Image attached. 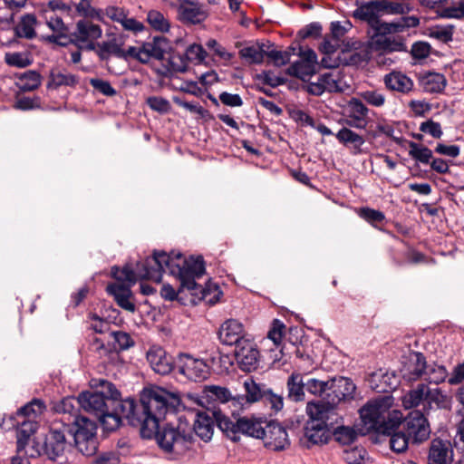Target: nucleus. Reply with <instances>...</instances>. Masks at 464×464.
<instances>
[{
    "label": "nucleus",
    "mask_w": 464,
    "mask_h": 464,
    "mask_svg": "<svg viewBox=\"0 0 464 464\" xmlns=\"http://www.w3.org/2000/svg\"><path fill=\"white\" fill-rule=\"evenodd\" d=\"M64 420H54L44 440L33 441L26 454L32 458L45 456L48 459L57 461L68 459V455L77 450L83 456L91 457L98 450L97 424L90 419H76L74 428Z\"/></svg>",
    "instance_id": "obj_1"
},
{
    "label": "nucleus",
    "mask_w": 464,
    "mask_h": 464,
    "mask_svg": "<svg viewBox=\"0 0 464 464\" xmlns=\"http://www.w3.org/2000/svg\"><path fill=\"white\" fill-rule=\"evenodd\" d=\"M179 402L178 396L169 392V397L156 394L152 397H145L146 410L155 411L154 416L145 420L142 429V438L155 439L159 447L172 459H178L191 450L194 443V436L191 427L186 423H179L178 426L166 424L162 427L160 422L164 419L169 409L175 408Z\"/></svg>",
    "instance_id": "obj_2"
},
{
    "label": "nucleus",
    "mask_w": 464,
    "mask_h": 464,
    "mask_svg": "<svg viewBox=\"0 0 464 464\" xmlns=\"http://www.w3.org/2000/svg\"><path fill=\"white\" fill-rule=\"evenodd\" d=\"M138 277L150 279L160 283L163 273L177 277L180 282V288L188 289L193 295L198 291L202 293V298L206 297V291L196 282L205 273L204 261L201 256L197 258H186L179 252L154 251L153 255L136 265Z\"/></svg>",
    "instance_id": "obj_3"
},
{
    "label": "nucleus",
    "mask_w": 464,
    "mask_h": 464,
    "mask_svg": "<svg viewBox=\"0 0 464 464\" xmlns=\"http://www.w3.org/2000/svg\"><path fill=\"white\" fill-rule=\"evenodd\" d=\"M392 398L391 396H380L369 401L360 410L362 434L371 431L390 436V446L392 450L397 453L405 451L411 442V439L404 432L399 430L401 424L402 413L400 411L392 410Z\"/></svg>",
    "instance_id": "obj_4"
},
{
    "label": "nucleus",
    "mask_w": 464,
    "mask_h": 464,
    "mask_svg": "<svg viewBox=\"0 0 464 464\" xmlns=\"http://www.w3.org/2000/svg\"><path fill=\"white\" fill-rule=\"evenodd\" d=\"M91 385L97 391L80 393L81 408L95 415L105 430H116L119 420L113 415H109V411L113 400L119 395V390L112 382L102 378L92 379Z\"/></svg>",
    "instance_id": "obj_5"
},
{
    "label": "nucleus",
    "mask_w": 464,
    "mask_h": 464,
    "mask_svg": "<svg viewBox=\"0 0 464 464\" xmlns=\"http://www.w3.org/2000/svg\"><path fill=\"white\" fill-rule=\"evenodd\" d=\"M156 394L162 395V397H169V392L162 388L145 389L140 394V402L138 403L134 399L127 398L121 400V392L113 400L111 405L109 415H113L119 420L117 429L122 424L125 420L128 424L133 427H139L140 435L142 436V429L145 426V420L154 416L155 411H147L145 397H152Z\"/></svg>",
    "instance_id": "obj_6"
},
{
    "label": "nucleus",
    "mask_w": 464,
    "mask_h": 464,
    "mask_svg": "<svg viewBox=\"0 0 464 464\" xmlns=\"http://www.w3.org/2000/svg\"><path fill=\"white\" fill-rule=\"evenodd\" d=\"M400 372L406 382L424 379L436 385L444 382L449 375L445 366L435 362H428L422 353L414 351L402 358Z\"/></svg>",
    "instance_id": "obj_7"
},
{
    "label": "nucleus",
    "mask_w": 464,
    "mask_h": 464,
    "mask_svg": "<svg viewBox=\"0 0 464 464\" xmlns=\"http://www.w3.org/2000/svg\"><path fill=\"white\" fill-rule=\"evenodd\" d=\"M402 405L405 409H414L421 405V412L429 414L433 405L437 409L450 408V400L440 388L431 389L422 382L402 397Z\"/></svg>",
    "instance_id": "obj_8"
},
{
    "label": "nucleus",
    "mask_w": 464,
    "mask_h": 464,
    "mask_svg": "<svg viewBox=\"0 0 464 464\" xmlns=\"http://www.w3.org/2000/svg\"><path fill=\"white\" fill-rule=\"evenodd\" d=\"M218 429L232 441L237 442L241 439V435H246L256 439L264 437V430L266 422L261 418H238L232 420L228 417L218 419Z\"/></svg>",
    "instance_id": "obj_9"
},
{
    "label": "nucleus",
    "mask_w": 464,
    "mask_h": 464,
    "mask_svg": "<svg viewBox=\"0 0 464 464\" xmlns=\"http://www.w3.org/2000/svg\"><path fill=\"white\" fill-rule=\"evenodd\" d=\"M404 5L389 0H374L362 5L356 10V15L372 25L383 14H403Z\"/></svg>",
    "instance_id": "obj_10"
},
{
    "label": "nucleus",
    "mask_w": 464,
    "mask_h": 464,
    "mask_svg": "<svg viewBox=\"0 0 464 464\" xmlns=\"http://www.w3.org/2000/svg\"><path fill=\"white\" fill-rule=\"evenodd\" d=\"M426 415L428 414L421 411L414 410L406 416L403 422L401 421L404 432L414 444L421 443L430 438V427Z\"/></svg>",
    "instance_id": "obj_11"
},
{
    "label": "nucleus",
    "mask_w": 464,
    "mask_h": 464,
    "mask_svg": "<svg viewBox=\"0 0 464 464\" xmlns=\"http://www.w3.org/2000/svg\"><path fill=\"white\" fill-rule=\"evenodd\" d=\"M331 393H327V402L309 401L306 404V413L309 420L306 422H314V424H321L329 428H333L337 420L335 405L332 403L330 399Z\"/></svg>",
    "instance_id": "obj_12"
},
{
    "label": "nucleus",
    "mask_w": 464,
    "mask_h": 464,
    "mask_svg": "<svg viewBox=\"0 0 464 464\" xmlns=\"http://www.w3.org/2000/svg\"><path fill=\"white\" fill-rule=\"evenodd\" d=\"M177 363L179 373L193 382L205 381L210 374V367L204 360L188 353H180Z\"/></svg>",
    "instance_id": "obj_13"
},
{
    "label": "nucleus",
    "mask_w": 464,
    "mask_h": 464,
    "mask_svg": "<svg viewBox=\"0 0 464 464\" xmlns=\"http://www.w3.org/2000/svg\"><path fill=\"white\" fill-rule=\"evenodd\" d=\"M298 55L300 60L292 63L286 70V73L305 82L316 73L317 55L310 48L303 50L300 48Z\"/></svg>",
    "instance_id": "obj_14"
},
{
    "label": "nucleus",
    "mask_w": 464,
    "mask_h": 464,
    "mask_svg": "<svg viewBox=\"0 0 464 464\" xmlns=\"http://www.w3.org/2000/svg\"><path fill=\"white\" fill-rule=\"evenodd\" d=\"M221 417H227L221 411H198L196 414L192 432L199 437L205 442L209 441L212 439L215 426L218 427V420Z\"/></svg>",
    "instance_id": "obj_15"
},
{
    "label": "nucleus",
    "mask_w": 464,
    "mask_h": 464,
    "mask_svg": "<svg viewBox=\"0 0 464 464\" xmlns=\"http://www.w3.org/2000/svg\"><path fill=\"white\" fill-rule=\"evenodd\" d=\"M262 440L267 449L275 451L284 450L290 446L285 428L275 421L266 423Z\"/></svg>",
    "instance_id": "obj_16"
},
{
    "label": "nucleus",
    "mask_w": 464,
    "mask_h": 464,
    "mask_svg": "<svg viewBox=\"0 0 464 464\" xmlns=\"http://www.w3.org/2000/svg\"><path fill=\"white\" fill-rule=\"evenodd\" d=\"M237 363L243 372L255 371L259 364V351L250 340L241 341V345L235 348Z\"/></svg>",
    "instance_id": "obj_17"
},
{
    "label": "nucleus",
    "mask_w": 464,
    "mask_h": 464,
    "mask_svg": "<svg viewBox=\"0 0 464 464\" xmlns=\"http://www.w3.org/2000/svg\"><path fill=\"white\" fill-rule=\"evenodd\" d=\"M146 359L150 368L160 375H167L174 369V359L161 346L152 345L146 352Z\"/></svg>",
    "instance_id": "obj_18"
},
{
    "label": "nucleus",
    "mask_w": 464,
    "mask_h": 464,
    "mask_svg": "<svg viewBox=\"0 0 464 464\" xmlns=\"http://www.w3.org/2000/svg\"><path fill=\"white\" fill-rule=\"evenodd\" d=\"M218 339L225 345H241V341H247L245 337L244 325L236 319L226 320L219 327Z\"/></svg>",
    "instance_id": "obj_19"
},
{
    "label": "nucleus",
    "mask_w": 464,
    "mask_h": 464,
    "mask_svg": "<svg viewBox=\"0 0 464 464\" xmlns=\"http://www.w3.org/2000/svg\"><path fill=\"white\" fill-rule=\"evenodd\" d=\"M102 31L100 25L94 24L88 20H80L77 22L76 30L72 34V42L76 41L79 44H85L89 50L95 49L94 40L102 36Z\"/></svg>",
    "instance_id": "obj_20"
},
{
    "label": "nucleus",
    "mask_w": 464,
    "mask_h": 464,
    "mask_svg": "<svg viewBox=\"0 0 464 464\" xmlns=\"http://www.w3.org/2000/svg\"><path fill=\"white\" fill-rule=\"evenodd\" d=\"M46 25L52 31V34L44 36L45 41L62 46H66L72 42V39L70 36L69 28L58 15H51L46 21Z\"/></svg>",
    "instance_id": "obj_21"
},
{
    "label": "nucleus",
    "mask_w": 464,
    "mask_h": 464,
    "mask_svg": "<svg viewBox=\"0 0 464 464\" xmlns=\"http://www.w3.org/2000/svg\"><path fill=\"white\" fill-rule=\"evenodd\" d=\"M80 408V395L78 397L68 396L55 404L54 411L63 415L60 420H64L65 423H70L72 425L71 427L74 428L76 419H88L79 414Z\"/></svg>",
    "instance_id": "obj_22"
},
{
    "label": "nucleus",
    "mask_w": 464,
    "mask_h": 464,
    "mask_svg": "<svg viewBox=\"0 0 464 464\" xmlns=\"http://www.w3.org/2000/svg\"><path fill=\"white\" fill-rule=\"evenodd\" d=\"M331 428L314 422H306L304 426V438L301 442L310 448L313 445L327 443L331 437Z\"/></svg>",
    "instance_id": "obj_23"
},
{
    "label": "nucleus",
    "mask_w": 464,
    "mask_h": 464,
    "mask_svg": "<svg viewBox=\"0 0 464 464\" xmlns=\"http://www.w3.org/2000/svg\"><path fill=\"white\" fill-rule=\"evenodd\" d=\"M142 48L147 63L151 59L164 60L170 50V43L164 36H155L151 41L143 43Z\"/></svg>",
    "instance_id": "obj_24"
},
{
    "label": "nucleus",
    "mask_w": 464,
    "mask_h": 464,
    "mask_svg": "<svg viewBox=\"0 0 464 464\" xmlns=\"http://www.w3.org/2000/svg\"><path fill=\"white\" fill-rule=\"evenodd\" d=\"M208 16V12L204 5L198 0L191 1V4L184 6L179 13V19L187 24H199Z\"/></svg>",
    "instance_id": "obj_25"
},
{
    "label": "nucleus",
    "mask_w": 464,
    "mask_h": 464,
    "mask_svg": "<svg viewBox=\"0 0 464 464\" xmlns=\"http://www.w3.org/2000/svg\"><path fill=\"white\" fill-rule=\"evenodd\" d=\"M131 285H126L121 283H113L107 285L106 290L109 295L113 296L117 304L129 312L133 313L136 309L134 303L130 300L132 293Z\"/></svg>",
    "instance_id": "obj_26"
},
{
    "label": "nucleus",
    "mask_w": 464,
    "mask_h": 464,
    "mask_svg": "<svg viewBox=\"0 0 464 464\" xmlns=\"http://www.w3.org/2000/svg\"><path fill=\"white\" fill-rule=\"evenodd\" d=\"M383 82L388 90L402 94L410 93L414 88L413 81L405 73L399 71H392L385 74Z\"/></svg>",
    "instance_id": "obj_27"
},
{
    "label": "nucleus",
    "mask_w": 464,
    "mask_h": 464,
    "mask_svg": "<svg viewBox=\"0 0 464 464\" xmlns=\"http://www.w3.org/2000/svg\"><path fill=\"white\" fill-rule=\"evenodd\" d=\"M305 382L298 372H293L286 380V400L302 402L305 400Z\"/></svg>",
    "instance_id": "obj_28"
},
{
    "label": "nucleus",
    "mask_w": 464,
    "mask_h": 464,
    "mask_svg": "<svg viewBox=\"0 0 464 464\" xmlns=\"http://www.w3.org/2000/svg\"><path fill=\"white\" fill-rule=\"evenodd\" d=\"M452 451L449 441L434 439L431 441L428 461L429 464H448L451 459Z\"/></svg>",
    "instance_id": "obj_29"
},
{
    "label": "nucleus",
    "mask_w": 464,
    "mask_h": 464,
    "mask_svg": "<svg viewBox=\"0 0 464 464\" xmlns=\"http://www.w3.org/2000/svg\"><path fill=\"white\" fill-rule=\"evenodd\" d=\"M38 423L35 420L27 419L21 420L18 421V427L16 430V444L18 445V451L26 454L28 447L32 446L33 442H30L31 436L36 431Z\"/></svg>",
    "instance_id": "obj_30"
},
{
    "label": "nucleus",
    "mask_w": 464,
    "mask_h": 464,
    "mask_svg": "<svg viewBox=\"0 0 464 464\" xmlns=\"http://www.w3.org/2000/svg\"><path fill=\"white\" fill-rule=\"evenodd\" d=\"M419 83L425 92H441L447 84V80L442 73L424 72L419 74Z\"/></svg>",
    "instance_id": "obj_31"
},
{
    "label": "nucleus",
    "mask_w": 464,
    "mask_h": 464,
    "mask_svg": "<svg viewBox=\"0 0 464 464\" xmlns=\"http://www.w3.org/2000/svg\"><path fill=\"white\" fill-rule=\"evenodd\" d=\"M79 82L76 75L69 72L66 69L55 67L50 71L49 81L47 82L48 89L56 90L60 87H74Z\"/></svg>",
    "instance_id": "obj_32"
},
{
    "label": "nucleus",
    "mask_w": 464,
    "mask_h": 464,
    "mask_svg": "<svg viewBox=\"0 0 464 464\" xmlns=\"http://www.w3.org/2000/svg\"><path fill=\"white\" fill-rule=\"evenodd\" d=\"M355 391L353 382L344 377L332 379L331 397L332 403L338 404L341 401L352 396Z\"/></svg>",
    "instance_id": "obj_33"
},
{
    "label": "nucleus",
    "mask_w": 464,
    "mask_h": 464,
    "mask_svg": "<svg viewBox=\"0 0 464 464\" xmlns=\"http://www.w3.org/2000/svg\"><path fill=\"white\" fill-rule=\"evenodd\" d=\"M335 137L340 143L352 149L353 154L358 155L362 152V146L365 143V140L362 135H359L351 129L342 128Z\"/></svg>",
    "instance_id": "obj_34"
},
{
    "label": "nucleus",
    "mask_w": 464,
    "mask_h": 464,
    "mask_svg": "<svg viewBox=\"0 0 464 464\" xmlns=\"http://www.w3.org/2000/svg\"><path fill=\"white\" fill-rule=\"evenodd\" d=\"M244 389L246 394L238 397V401L242 405L261 401L267 386L256 383L252 378H248L244 382Z\"/></svg>",
    "instance_id": "obj_35"
},
{
    "label": "nucleus",
    "mask_w": 464,
    "mask_h": 464,
    "mask_svg": "<svg viewBox=\"0 0 464 464\" xmlns=\"http://www.w3.org/2000/svg\"><path fill=\"white\" fill-rule=\"evenodd\" d=\"M371 45L375 51L382 53L401 52L405 50V44L402 41L387 35H372Z\"/></svg>",
    "instance_id": "obj_36"
},
{
    "label": "nucleus",
    "mask_w": 464,
    "mask_h": 464,
    "mask_svg": "<svg viewBox=\"0 0 464 464\" xmlns=\"http://www.w3.org/2000/svg\"><path fill=\"white\" fill-rule=\"evenodd\" d=\"M94 50L102 61H107L111 56L118 58L124 56L121 44H119L115 39L97 44Z\"/></svg>",
    "instance_id": "obj_37"
},
{
    "label": "nucleus",
    "mask_w": 464,
    "mask_h": 464,
    "mask_svg": "<svg viewBox=\"0 0 464 464\" xmlns=\"http://www.w3.org/2000/svg\"><path fill=\"white\" fill-rule=\"evenodd\" d=\"M266 44H253L239 50V55L249 63L259 64L266 56Z\"/></svg>",
    "instance_id": "obj_38"
},
{
    "label": "nucleus",
    "mask_w": 464,
    "mask_h": 464,
    "mask_svg": "<svg viewBox=\"0 0 464 464\" xmlns=\"http://www.w3.org/2000/svg\"><path fill=\"white\" fill-rule=\"evenodd\" d=\"M404 143H407L410 150H409V156L414 160L415 161L419 162V163H421V164H424V165H429L430 160L432 159V155H433V151L422 145V144H420V143H417V142H414V141H411V140H407L404 141Z\"/></svg>",
    "instance_id": "obj_39"
},
{
    "label": "nucleus",
    "mask_w": 464,
    "mask_h": 464,
    "mask_svg": "<svg viewBox=\"0 0 464 464\" xmlns=\"http://www.w3.org/2000/svg\"><path fill=\"white\" fill-rule=\"evenodd\" d=\"M37 20L34 14H27L21 17L20 22L15 26V34L18 37L33 39L35 37V25Z\"/></svg>",
    "instance_id": "obj_40"
},
{
    "label": "nucleus",
    "mask_w": 464,
    "mask_h": 464,
    "mask_svg": "<svg viewBox=\"0 0 464 464\" xmlns=\"http://www.w3.org/2000/svg\"><path fill=\"white\" fill-rule=\"evenodd\" d=\"M41 84V75L35 71H28L17 77L15 85L21 92H32Z\"/></svg>",
    "instance_id": "obj_41"
},
{
    "label": "nucleus",
    "mask_w": 464,
    "mask_h": 464,
    "mask_svg": "<svg viewBox=\"0 0 464 464\" xmlns=\"http://www.w3.org/2000/svg\"><path fill=\"white\" fill-rule=\"evenodd\" d=\"M168 65L166 71L163 72L173 73V72H186L188 66V61L185 56V53H168Z\"/></svg>",
    "instance_id": "obj_42"
},
{
    "label": "nucleus",
    "mask_w": 464,
    "mask_h": 464,
    "mask_svg": "<svg viewBox=\"0 0 464 464\" xmlns=\"http://www.w3.org/2000/svg\"><path fill=\"white\" fill-rule=\"evenodd\" d=\"M272 46L269 42L266 44V56L273 61L275 66L280 67L287 64L290 62L295 48L290 47L286 51H277L271 49Z\"/></svg>",
    "instance_id": "obj_43"
},
{
    "label": "nucleus",
    "mask_w": 464,
    "mask_h": 464,
    "mask_svg": "<svg viewBox=\"0 0 464 464\" xmlns=\"http://www.w3.org/2000/svg\"><path fill=\"white\" fill-rule=\"evenodd\" d=\"M44 409V402L41 400L34 399L32 401L25 404L24 406L21 407L17 411L16 415L18 418H21L22 420H34L37 413L43 412Z\"/></svg>",
    "instance_id": "obj_44"
},
{
    "label": "nucleus",
    "mask_w": 464,
    "mask_h": 464,
    "mask_svg": "<svg viewBox=\"0 0 464 464\" xmlns=\"http://www.w3.org/2000/svg\"><path fill=\"white\" fill-rule=\"evenodd\" d=\"M147 21L156 31L166 33L170 28L169 19L160 11L150 10L147 14Z\"/></svg>",
    "instance_id": "obj_45"
},
{
    "label": "nucleus",
    "mask_w": 464,
    "mask_h": 464,
    "mask_svg": "<svg viewBox=\"0 0 464 464\" xmlns=\"http://www.w3.org/2000/svg\"><path fill=\"white\" fill-rule=\"evenodd\" d=\"M111 276L118 281L117 283L133 285L137 280V271L134 272L131 267L125 266L121 269L118 266L111 267Z\"/></svg>",
    "instance_id": "obj_46"
},
{
    "label": "nucleus",
    "mask_w": 464,
    "mask_h": 464,
    "mask_svg": "<svg viewBox=\"0 0 464 464\" xmlns=\"http://www.w3.org/2000/svg\"><path fill=\"white\" fill-rule=\"evenodd\" d=\"M358 216L371 224L372 227H377L378 224L382 223L385 220V215L383 212L371 208L369 207H363L357 210Z\"/></svg>",
    "instance_id": "obj_47"
},
{
    "label": "nucleus",
    "mask_w": 464,
    "mask_h": 464,
    "mask_svg": "<svg viewBox=\"0 0 464 464\" xmlns=\"http://www.w3.org/2000/svg\"><path fill=\"white\" fill-rule=\"evenodd\" d=\"M331 384L332 379L329 381H321L311 378L305 382V389L311 394L322 396L325 392L331 393Z\"/></svg>",
    "instance_id": "obj_48"
},
{
    "label": "nucleus",
    "mask_w": 464,
    "mask_h": 464,
    "mask_svg": "<svg viewBox=\"0 0 464 464\" xmlns=\"http://www.w3.org/2000/svg\"><path fill=\"white\" fill-rule=\"evenodd\" d=\"M370 27L373 32L372 35H387L402 31V25L397 22L385 23L382 22L381 19L377 20V23H373Z\"/></svg>",
    "instance_id": "obj_49"
},
{
    "label": "nucleus",
    "mask_w": 464,
    "mask_h": 464,
    "mask_svg": "<svg viewBox=\"0 0 464 464\" xmlns=\"http://www.w3.org/2000/svg\"><path fill=\"white\" fill-rule=\"evenodd\" d=\"M265 405L268 406L270 410L277 413L284 408V398L280 394L275 393L272 389H266L263 399L261 401Z\"/></svg>",
    "instance_id": "obj_50"
},
{
    "label": "nucleus",
    "mask_w": 464,
    "mask_h": 464,
    "mask_svg": "<svg viewBox=\"0 0 464 464\" xmlns=\"http://www.w3.org/2000/svg\"><path fill=\"white\" fill-rule=\"evenodd\" d=\"M334 435L335 440L343 445H350L357 439V433L354 429L346 426L336 428Z\"/></svg>",
    "instance_id": "obj_51"
},
{
    "label": "nucleus",
    "mask_w": 464,
    "mask_h": 464,
    "mask_svg": "<svg viewBox=\"0 0 464 464\" xmlns=\"http://www.w3.org/2000/svg\"><path fill=\"white\" fill-rule=\"evenodd\" d=\"M110 336L114 341L115 350H127L134 345V341L131 336L121 331H113L110 333Z\"/></svg>",
    "instance_id": "obj_52"
},
{
    "label": "nucleus",
    "mask_w": 464,
    "mask_h": 464,
    "mask_svg": "<svg viewBox=\"0 0 464 464\" xmlns=\"http://www.w3.org/2000/svg\"><path fill=\"white\" fill-rule=\"evenodd\" d=\"M91 1L92 0H81V2L76 5V10L84 17L102 21V11L101 9H95L92 7L90 4Z\"/></svg>",
    "instance_id": "obj_53"
},
{
    "label": "nucleus",
    "mask_w": 464,
    "mask_h": 464,
    "mask_svg": "<svg viewBox=\"0 0 464 464\" xmlns=\"http://www.w3.org/2000/svg\"><path fill=\"white\" fill-rule=\"evenodd\" d=\"M184 53L188 62L196 64L202 63L207 57V52L203 46L197 44L189 45Z\"/></svg>",
    "instance_id": "obj_54"
},
{
    "label": "nucleus",
    "mask_w": 464,
    "mask_h": 464,
    "mask_svg": "<svg viewBox=\"0 0 464 464\" xmlns=\"http://www.w3.org/2000/svg\"><path fill=\"white\" fill-rule=\"evenodd\" d=\"M147 105L154 111L164 114L170 111L169 102L160 96H150L146 100Z\"/></svg>",
    "instance_id": "obj_55"
},
{
    "label": "nucleus",
    "mask_w": 464,
    "mask_h": 464,
    "mask_svg": "<svg viewBox=\"0 0 464 464\" xmlns=\"http://www.w3.org/2000/svg\"><path fill=\"white\" fill-rule=\"evenodd\" d=\"M206 46L213 52L214 55L218 56L224 62H229L234 57L232 53L227 52V49L215 39L208 40L206 42Z\"/></svg>",
    "instance_id": "obj_56"
},
{
    "label": "nucleus",
    "mask_w": 464,
    "mask_h": 464,
    "mask_svg": "<svg viewBox=\"0 0 464 464\" xmlns=\"http://www.w3.org/2000/svg\"><path fill=\"white\" fill-rule=\"evenodd\" d=\"M370 59V52L367 48H362L359 51L352 52L346 58V62L349 65L361 66L367 63Z\"/></svg>",
    "instance_id": "obj_57"
},
{
    "label": "nucleus",
    "mask_w": 464,
    "mask_h": 464,
    "mask_svg": "<svg viewBox=\"0 0 464 464\" xmlns=\"http://www.w3.org/2000/svg\"><path fill=\"white\" fill-rule=\"evenodd\" d=\"M14 107L21 111L38 109L41 107V98L39 96L20 97L16 99Z\"/></svg>",
    "instance_id": "obj_58"
},
{
    "label": "nucleus",
    "mask_w": 464,
    "mask_h": 464,
    "mask_svg": "<svg viewBox=\"0 0 464 464\" xmlns=\"http://www.w3.org/2000/svg\"><path fill=\"white\" fill-rule=\"evenodd\" d=\"M5 63L8 65L24 68L31 64V61L29 57L23 53H9L5 54Z\"/></svg>",
    "instance_id": "obj_59"
},
{
    "label": "nucleus",
    "mask_w": 464,
    "mask_h": 464,
    "mask_svg": "<svg viewBox=\"0 0 464 464\" xmlns=\"http://www.w3.org/2000/svg\"><path fill=\"white\" fill-rule=\"evenodd\" d=\"M362 98L370 105L374 107H382L386 101L385 95L376 90H369L362 92Z\"/></svg>",
    "instance_id": "obj_60"
},
{
    "label": "nucleus",
    "mask_w": 464,
    "mask_h": 464,
    "mask_svg": "<svg viewBox=\"0 0 464 464\" xmlns=\"http://www.w3.org/2000/svg\"><path fill=\"white\" fill-rule=\"evenodd\" d=\"M420 130L430 135L434 139H440L443 135V130L440 122L433 120L423 121L420 125Z\"/></svg>",
    "instance_id": "obj_61"
},
{
    "label": "nucleus",
    "mask_w": 464,
    "mask_h": 464,
    "mask_svg": "<svg viewBox=\"0 0 464 464\" xmlns=\"http://www.w3.org/2000/svg\"><path fill=\"white\" fill-rule=\"evenodd\" d=\"M90 84L94 90L98 91L105 96L111 97L117 93L116 90L111 86V84L108 81H104L98 78H92L90 80Z\"/></svg>",
    "instance_id": "obj_62"
},
{
    "label": "nucleus",
    "mask_w": 464,
    "mask_h": 464,
    "mask_svg": "<svg viewBox=\"0 0 464 464\" xmlns=\"http://www.w3.org/2000/svg\"><path fill=\"white\" fill-rule=\"evenodd\" d=\"M369 109L359 99L353 98L349 102V114L363 120L367 119Z\"/></svg>",
    "instance_id": "obj_63"
},
{
    "label": "nucleus",
    "mask_w": 464,
    "mask_h": 464,
    "mask_svg": "<svg viewBox=\"0 0 464 464\" xmlns=\"http://www.w3.org/2000/svg\"><path fill=\"white\" fill-rule=\"evenodd\" d=\"M173 101L177 105L188 110V111H190L192 113L198 114L201 118H205L209 114L208 110H206L205 108H203L201 105H199L198 103L185 102L178 97H175Z\"/></svg>",
    "instance_id": "obj_64"
}]
</instances>
